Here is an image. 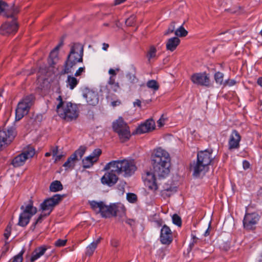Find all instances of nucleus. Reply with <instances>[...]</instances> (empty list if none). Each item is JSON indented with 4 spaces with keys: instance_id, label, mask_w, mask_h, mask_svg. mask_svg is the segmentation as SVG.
Returning <instances> with one entry per match:
<instances>
[{
    "instance_id": "nucleus-1",
    "label": "nucleus",
    "mask_w": 262,
    "mask_h": 262,
    "mask_svg": "<svg viewBox=\"0 0 262 262\" xmlns=\"http://www.w3.org/2000/svg\"><path fill=\"white\" fill-rule=\"evenodd\" d=\"M151 159L153 172H145L142 178L149 189L156 191L159 181L165 179L170 173L171 160L169 153L161 147L154 150Z\"/></svg>"
},
{
    "instance_id": "nucleus-2",
    "label": "nucleus",
    "mask_w": 262,
    "mask_h": 262,
    "mask_svg": "<svg viewBox=\"0 0 262 262\" xmlns=\"http://www.w3.org/2000/svg\"><path fill=\"white\" fill-rule=\"evenodd\" d=\"M212 149H206L198 152L197 160L191 165L190 169L193 175L199 177L204 174L209 169V165L214 159L212 155Z\"/></svg>"
},
{
    "instance_id": "nucleus-3",
    "label": "nucleus",
    "mask_w": 262,
    "mask_h": 262,
    "mask_svg": "<svg viewBox=\"0 0 262 262\" xmlns=\"http://www.w3.org/2000/svg\"><path fill=\"white\" fill-rule=\"evenodd\" d=\"M70 51L64 63V73H71L72 70L78 63L83 62V46L78 42L70 45Z\"/></svg>"
},
{
    "instance_id": "nucleus-4",
    "label": "nucleus",
    "mask_w": 262,
    "mask_h": 262,
    "mask_svg": "<svg viewBox=\"0 0 262 262\" xmlns=\"http://www.w3.org/2000/svg\"><path fill=\"white\" fill-rule=\"evenodd\" d=\"M59 101L56 111L58 115L67 121L76 120L79 115V109L76 104L70 102L63 101L61 96L57 98Z\"/></svg>"
},
{
    "instance_id": "nucleus-5",
    "label": "nucleus",
    "mask_w": 262,
    "mask_h": 262,
    "mask_svg": "<svg viewBox=\"0 0 262 262\" xmlns=\"http://www.w3.org/2000/svg\"><path fill=\"white\" fill-rule=\"evenodd\" d=\"M110 167H113V171L118 174L124 172L125 175L128 176L133 174L137 169L134 160L130 159L111 161L105 165L103 170H108Z\"/></svg>"
},
{
    "instance_id": "nucleus-6",
    "label": "nucleus",
    "mask_w": 262,
    "mask_h": 262,
    "mask_svg": "<svg viewBox=\"0 0 262 262\" xmlns=\"http://www.w3.org/2000/svg\"><path fill=\"white\" fill-rule=\"evenodd\" d=\"M91 208L96 213H100L102 217H110L112 216H116L118 211V206L113 204L110 205H106L104 202L91 201L90 203Z\"/></svg>"
},
{
    "instance_id": "nucleus-7",
    "label": "nucleus",
    "mask_w": 262,
    "mask_h": 262,
    "mask_svg": "<svg viewBox=\"0 0 262 262\" xmlns=\"http://www.w3.org/2000/svg\"><path fill=\"white\" fill-rule=\"evenodd\" d=\"M112 128L114 132L118 134L121 142H125L130 139L131 134L129 127L122 117H119L113 122Z\"/></svg>"
},
{
    "instance_id": "nucleus-8",
    "label": "nucleus",
    "mask_w": 262,
    "mask_h": 262,
    "mask_svg": "<svg viewBox=\"0 0 262 262\" xmlns=\"http://www.w3.org/2000/svg\"><path fill=\"white\" fill-rule=\"evenodd\" d=\"M35 97L33 95H30L24 97L17 104L15 110V119L20 120L27 115L33 105Z\"/></svg>"
},
{
    "instance_id": "nucleus-9",
    "label": "nucleus",
    "mask_w": 262,
    "mask_h": 262,
    "mask_svg": "<svg viewBox=\"0 0 262 262\" xmlns=\"http://www.w3.org/2000/svg\"><path fill=\"white\" fill-rule=\"evenodd\" d=\"M20 209L23 210V211L19 215L18 225L25 227L29 224L32 216L36 213L37 209L33 207L32 200H29L28 204L25 207L21 206Z\"/></svg>"
},
{
    "instance_id": "nucleus-10",
    "label": "nucleus",
    "mask_w": 262,
    "mask_h": 262,
    "mask_svg": "<svg viewBox=\"0 0 262 262\" xmlns=\"http://www.w3.org/2000/svg\"><path fill=\"white\" fill-rule=\"evenodd\" d=\"M34 155V148L31 146H28L22 153L13 159L11 164L15 167L21 166L25 164L27 159L32 158Z\"/></svg>"
},
{
    "instance_id": "nucleus-11",
    "label": "nucleus",
    "mask_w": 262,
    "mask_h": 262,
    "mask_svg": "<svg viewBox=\"0 0 262 262\" xmlns=\"http://www.w3.org/2000/svg\"><path fill=\"white\" fill-rule=\"evenodd\" d=\"M62 198V195L57 194L51 198L45 200L40 204L42 210L48 212L47 213L45 214V216H48L50 214L54 207L61 201Z\"/></svg>"
},
{
    "instance_id": "nucleus-12",
    "label": "nucleus",
    "mask_w": 262,
    "mask_h": 262,
    "mask_svg": "<svg viewBox=\"0 0 262 262\" xmlns=\"http://www.w3.org/2000/svg\"><path fill=\"white\" fill-rule=\"evenodd\" d=\"M15 136V129L12 127L0 130V150L9 144Z\"/></svg>"
},
{
    "instance_id": "nucleus-13",
    "label": "nucleus",
    "mask_w": 262,
    "mask_h": 262,
    "mask_svg": "<svg viewBox=\"0 0 262 262\" xmlns=\"http://www.w3.org/2000/svg\"><path fill=\"white\" fill-rule=\"evenodd\" d=\"M107 84L108 85V88L107 86H106L102 88L101 91L102 92L106 91V98L108 101H110L112 100L114 97L116 96L115 95L111 92V91L116 93L118 92L121 88L119 83L116 81V77H114V76L110 77L107 81Z\"/></svg>"
},
{
    "instance_id": "nucleus-14",
    "label": "nucleus",
    "mask_w": 262,
    "mask_h": 262,
    "mask_svg": "<svg viewBox=\"0 0 262 262\" xmlns=\"http://www.w3.org/2000/svg\"><path fill=\"white\" fill-rule=\"evenodd\" d=\"M259 220V216L256 213H246L243 220L245 229L248 230H253Z\"/></svg>"
},
{
    "instance_id": "nucleus-15",
    "label": "nucleus",
    "mask_w": 262,
    "mask_h": 262,
    "mask_svg": "<svg viewBox=\"0 0 262 262\" xmlns=\"http://www.w3.org/2000/svg\"><path fill=\"white\" fill-rule=\"evenodd\" d=\"M18 30L16 21L13 19L11 21H6L0 27V34L4 36L14 34Z\"/></svg>"
},
{
    "instance_id": "nucleus-16",
    "label": "nucleus",
    "mask_w": 262,
    "mask_h": 262,
    "mask_svg": "<svg viewBox=\"0 0 262 262\" xmlns=\"http://www.w3.org/2000/svg\"><path fill=\"white\" fill-rule=\"evenodd\" d=\"M190 79L195 84L209 86L210 85V78L206 73H197L192 74Z\"/></svg>"
},
{
    "instance_id": "nucleus-17",
    "label": "nucleus",
    "mask_w": 262,
    "mask_h": 262,
    "mask_svg": "<svg viewBox=\"0 0 262 262\" xmlns=\"http://www.w3.org/2000/svg\"><path fill=\"white\" fill-rule=\"evenodd\" d=\"M104 176L101 178V181L103 184L112 186L116 184L118 180L117 173L115 171H113V167H110Z\"/></svg>"
},
{
    "instance_id": "nucleus-18",
    "label": "nucleus",
    "mask_w": 262,
    "mask_h": 262,
    "mask_svg": "<svg viewBox=\"0 0 262 262\" xmlns=\"http://www.w3.org/2000/svg\"><path fill=\"white\" fill-rule=\"evenodd\" d=\"M241 136L236 130H233L229 137L228 149L230 150L237 149L239 147Z\"/></svg>"
},
{
    "instance_id": "nucleus-19",
    "label": "nucleus",
    "mask_w": 262,
    "mask_h": 262,
    "mask_svg": "<svg viewBox=\"0 0 262 262\" xmlns=\"http://www.w3.org/2000/svg\"><path fill=\"white\" fill-rule=\"evenodd\" d=\"M172 232L167 225H164L160 233V241L163 244L169 245L172 241Z\"/></svg>"
},
{
    "instance_id": "nucleus-20",
    "label": "nucleus",
    "mask_w": 262,
    "mask_h": 262,
    "mask_svg": "<svg viewBox=\"0 0 262 262\" xmlns=\"http://www.w3.org/2000/svg\"><path fill=\"white\" fill-rule=\"evenodd\" d=\"M155 128V123L154 121L150 119L146 120L143 123L141 124L136 128V133L137 134H142L146 133L153 130Z\"/></svg>"
},
{
    "instance_id": "nucleus-21",
    "label": "nucleus",
    "mask_w": 262,
    "mask_h": 262,
    "mask_svg": "<svg viewBox=\"0 0 262 262\" xmlns=\"http://www.w3.org/2000/svg\"><path fill=\"white\" fill-rule=\"evenodd\" d=\"M83 97L86 99L87 102L92 105H96L99 101V98L97 93L96 92L87 90L83 94Z\"/></svg>"
},
{
    "instance_id": "nucleus-22",
    "label": "nucleus",
    "mask_w": 262,
    "mask_h": 262,
    "mask_svg": "<svg viewBox=\"0 0 262 262\" xmlns=\"http://www.w3.org/2000/svg\"><path fill=\"white\" fill-rule=\"evenodd\" d=\"M62 46V43L57 45L50 53L48 63L51 66L55 64L58 60V50Z\"/></svg>"
},
{
    "instance_id": "nucleus-23",
    "label": "nucleus",
    "mask_w": 262,
    "mask_h": 262,
    "mask_svg": "<svg viewBox=\"0 0 262 262\" xmlns=\"http://www.w3.org/2000/svg\"><path fill=\"white\" fill-rule=\"evenodd\" d=\"M47 248L46 246H42L40 247H38L33 251L32 253V255L30 258V261L31 262H34L36 260L39 258L41 256H42L47 251Z\"/></svg>"
},
{
    "instance_id": "nucleus-24",
    "label": "nucleus",
    "mask_w": 262,
    "mask_h": 262,
    "mask_svg": "<svg viewBox=\"0 0 262 262\" xmlns=\"http://www.w3.org/2000/svg\"><path fill=\"white\" fill-rule=\"evenodd\" d=\"M180 43V39L177 37H173L168 39L167 41L166 47V49L171 52L176 49Z\"/></svg>"
},
{
    "instance_id": "nucleus-25",
    "label": "nucleus",
    "mask_w": 262,
    "mask_h": 262,
    "mask_svg": "<svg viewBox=\"0 0 262 262\" xmlns=\"http://www.w3.org/2000/svg\"><path fill=\"white\" fill-rule=\"evenodd\" d=\"M101 238L99 237L95 241H93L86 248L85 250V255L89 256H92L95 249L97 248L98 245L100 243Z\"/></svg>"
},
{
    "instance_id": "nucleus-26",
    "label": "nucleus",
    "mask_w": 262,
    "mask_h": 262,
    "mask_svg": "<svg viewBox=\"0 0 262 262\" xmlns=\"http://www.w3.org/2000/svg\"><path fill=\"white\" fill-rule=\"evenodd\" d=\"M158 187V189H160L161 195L162 196H169L170 195V192L172 191V188L170 185L165 184L164 185L161 186V183L159 182Z\"/></svg>"
},
{
    "instance_id": "nucleus-27",
    "label": "nucleus",
    "mask_w": 262,
    "mask_h": 262,
    "mask_svg": "<svg viewBox=\"0 0 262 262\" xmlns=\"http://www.w3.org/2000/svg\"><path fill=\"white\" fill-rule=\"evenodd\" d=\"M77 161V160L75 158V156L71 155L63 164V166L66 168V170L68 169H72L74 168Z\"/></svg>"
},
{
    "instance_id": "nucleus-28",
    "label": "nucleus",
    "mask_w": 262,
    "mask_h": 262,
    "mask_svg": "<svg viewBox=\"0 0 262 262\" xmlns=\"http://www.w3.org/2000/svg\"><path fill=\"white\" fill-rule=\"evenodd\" d=\"M96 163L89 156L85 157L82 160V167L85 169L92 167Z\"/></svg>"
},
{
    "instance_id": "nucleus-29",
    "label": "nucleus",
    "mask_w": 262,
    "mask_h": 262,
    "mask_svg": "<svg viewBox=\"0 0 262 262\" xmlns=\"http://www.w3.org/2000/svg\"><path fill=\"white\" fill-rule=\"evenodd\" d=\"M86 147L84 146H81L72 155L75 156V158L78 161L84 154Z\"/></svg>"
},
{
    "instance_id": "nucleus-30",
    "label": "nucleus",
    "mask_w": 262,
    "mask_h": 262,
    "mask_svg": "<svg viewBox=\"0 0 262 262\" xmlns=\"http://www.w3.org/2000/svg\"><path fill=\"white\" fill-rule=\"evenodd\" d=\"M62 185L60 181H55L53 182L50 186V189L52 192H56L62 190Z\"/></svg>"
},
{
    "instance_id": "nucleus-31",
    "label": "nucleus",
    "mask_w": 262,
    "mask_h": 262,
    "mask_svg": "<svg viewBox=\"0 0 262 262\" xmlns=\"http://www.w3.org/2000/svg\"><path fill=\"white\" fill-rule=\"evenodd\" d=\"M78 82V81L75 77L71 76H68L67 80V86H69L70 89H74V88L77 85Z\"/></svg>"
},
{
    "instance_id": "nucleus-32",
    "label": "nucleus",
    "mask_w": 262,
    "mask_h": 262,
    "mask_svg": "<svg viewBox=\"0 0 262 262\" xmlns=\"http://www.w3.org/2000/svg\"><path fill=\"white\" fill-rule=\"evenodd\" d=\"M101 154V149L100 148H96L93 151L89 156L93 160V161L95 162H97Z\"/></svg>"
},
{
    "instance_id": "nucleus-33",
    "label": "nucleus",
    "mask_w": 262,
    "mask_h": 262,
    "mask_svg": "<svg viewBox=\"0 0 262 262\" xmlns=\"http://www.w3.org/2000/svg\"><path fill=\"white\" fill-rule=\"evenodd\" d=\"M156 52L157 50L156 48L153 46H150L149 51L147 52V57L149 62L150 61V60L151 59L156 57Z\"/></svg>"
},
{
    "instance_id": "nucleus-34",
    "label": "nucleus",
    "mask_w": 262,
    "mask_h": 262,
    "mask_svg": "<svg viewBox=\"0 0 262 262\" xmlns=\"http://www.w3.org/2000/svg\"><path fill=\"white\" fill-rule=\"evenodd\" d=\"M147 86L154 91H157L159 88V85L155 80H150L146 83Z\"/></svg>"
},
{
    "instance_id": "nucleus-35",
    "label": "nucleus",
    "mask_w": 262,
    "mask_h": 262,
    "mask_svg": "<svg viewBox=\"0 0 262 262\" xmlns=\"http://www.w3.org/2000/svg\"><path fill=\"white\" fill-rule=\"evenodd\" d=\"M223 78L224 74L221 72H217L214 74V79L215 82L220 85L224 84V82L223 81Z\"/></svg>"
},
{
    "instance_id": "nucleus-36",
    "label": "nucleus",
    "mask_w": 262,
    "mask_h": 262,
    "mask_svg": "<svg viewBox=\"0 0 262 262\" xmlns=\"http://www.w3.org/2000/svg\"><path fill=\"white\" fill-rule=\"evenodd\" d=\"M174 34L176 36L179 37H185L187 35L188 32L183 26H181L175 31Z\"/></svg>"
},
{
    "instance_id": "nucleus-37",
    "label": "nucleus",
    "mask_w": 262,
    "mask_h": 262,
    "mask_svg": "<svg viewBox=\"0 0 262 262\" xmlns=\"http://www.w3.org/2000/svg\"><path fill=\"white\" fill-rule=\"evenodd\" d=\"M24 251H21L17 255L14 256L9 262H23V255Z\"/></svg>"
},
{
    "instance_id": "nucleus-38",
    "label": "nucleus",
    "mask_w": 262,
    "mask_h": 262,
    "mask_svg": "<svg viewBox=\"0 0 262 262\" xmlns=\"http://www.w3.org/2000/svg\"><path fill=\"white\" fill-rule=\"evenodd\" d=\"M172 222L174 224L177 225L179 227L182 225V221L181 217L177 214L173 215L172 217Z\"/></svg>"
},
{
    "instance_id": "nucleus-39",
    "label": "nucleus",
    "mask_w": 262,
    "mask_h": 262,
    "mask_svg": "<svg viewBox=\"0 0 262 262\" xmlns=\"http://www.w3.org/2000/svg\"><path fill=\"white\" fill-rule=\"evenodd\" d=\"M126 198L127 201L131 203H135L137 200L136 194L133 193H128L126 195Z\"/></svg>"
},
{
    "instance_id": "nucleus-40",
    "label": "nucleus",
    "mask_w": 262,
    "mask_h": 262,
    "mask_svg": "<svg viewBox=\"0 0 262 262\" xmlns=\"http://www.w3.org/2000/svg\"><path fill=\"white\" fill-rule=\"evenodd\" d=\"M8 10V4L3 0H0V14Z\"/></svg>"
},
{
    "instance_id": "nucleus-41",
    "label": "nucleus",
    "mask_w": 262,
    "mask_h": 262,
    "mask_svg": "<svg viewBox=\"0 0 262 262\" xmlns=\"http://www.w3.org/2000/svg\"><path fill=\"white\" fill-rule=\"evenodd\" d=\"M67 242V239H58L57 240L55 243L54 245L56 247H61L64 246Z\"/></svg>"
},
{
    "instance_id": "nucleus-42",
    "label": "nucleus",
    "mask_w": 262,
    "mask_h": 262,
    "mask_svg": "<svg viewBox=\"0 0 262 262\" xmlns=\"http://www.w3.org/2000/svg\"><path fill=\"white\" fill-rule=\"evenodd\" d=\"M11 228H12L11 225H10V224H9L6 227L5 231V233L4 234V237L6 239H8L9 236L10 235Z\"/></svg>"
},
{
    "instance_id": "nucleus-43",
    "label": "nucleus",
    "mask_w": 262,
    "mask_h": 262,
    "mask_svg": "<svg viewBox=\"0 0 262 262\" xmlns=\"http://www.w3.org/2000/svg\"><path fill=\"white\" fill-rule=\"evenodd\" d=\"M136 17L134 15L130 16L125 21V24L127 26H132L135 22Z\"/></svg>"
},
{
    "instance_id": "nucleus-44",
    "label": "nucleus",
    "mask_w": 262,
    "mask_h": 262,
    "mask_svg": "<svg viewBox=\"0 0 262 262\" xmlns=\"http://www.w3.org/2000/svg\"><path fill=\"white\" fill-rule=\"evenodd\" d=\"M10 14H8L7 12H6L4 14V15L7 17H13L14 15L15 14H17L18 13V11L13 8L9 10Z\"/></svg>"
},
{
    "instance_id": "nucleus-45",
    "label": "nucleus",
    "mask_w": 262,
    "mask_h": 262,
    "mask_svg": "<svg viewBox=\"0 0 262 262\" xmlns=\"http://www.w3.org/2000/svg\"><path fill=\"white\" fill-rule=\"evenodd\" d=\"M174 29H175V25H174V22H172L171 23L169 27H168V29H167V30L164 33V35H169V34L170 33H172L174 32Z\"/></svg>"
},
{
    "instance_id": "nucleus-46",
    "label": "nucleus",
    "mask_w": 262,
    "mask_h": 262,
    "mask_svg": "<svg viewBox=\"0 0 262 262\" xmlns=\"http://www.w3.org/2000/svg\"><path fill=\"white\" fill-rule=\"evenodd\" d=\"M126 78L130 81L132 83H135L137 81L138 79L136 78L135 74H133L131 73H128L126 74Z\"/></svg>"
},
{
    "instance_id": "nucleus-47",
    "label": "nucleus",
    "mask_w": 262,
    "mask_h": 262,
    "mask_svg": "<svg viewBox=\"0 0 262 262\" xmlns=\"http://www.w3.org/2000/svg\"><path fill=\"white\" fill-rule=\"evenodd\" d=\"M235 83H236V81L234 80L228 79L224 82L223 85L224 86H231L234 85V84H235Z\"/></svg>"
},
{
    "instance_id": "nucleus-48",
    "label": "nucleus",
    "mask_w": 262,
    "mask_h": 262,
    "mask_svg": "<svg viewBox=\"0 0 262 262\" xmlns=\"http://www.w3.org/2000/svg\"><path fill=\"white\" fill-rule=\"evenodd\" d=\"M85 71V67H80L79 68L75 73V76H79L81 75V74L84 72Z\"/></svg>"
},
{
    "instance_id": "nucleus-49",
    "label": "nucleus",
    "mask_w": 262,
    "mask_h": 262,
    "mask_svg": "<svg viewBox=\"0 0 262 262\" xmlns=\"http://www.w3.org/2000/svg\"><path fill=\"white\" fill-rule=\"evenodd\" d=\"M43 216H46L45 215V214H41L38 217V219L36 220V221L35 222V223L33 224V229H34L35 227V226L38 224V223H41L42 222V217Z\"/></svg>"
},
{
    "instance_id": "nucleus-50",
    "label": "nucleus",
    "mask_w": 262,
    "mask_h": 262,
    "mask_svg": "<svg viewBox=\"0 0 262 262\" xmlns=\"http://www.w3.org/2000/svg\"><path fill=\"white\" fill-rule=\"evenodd\" d=\"M165 122V119L163 118H161L159 119V120L157 121L158 125L159 127H162L164 125Z\"/></svg>"
},
{
    "instance_id": "nucleus-51",
    "label": "nucleus",
    "mask_w": 262,
    "mask_h": 262,
    "mask_svg": "<svg viewBox=\"0 0 262 262\" xmlns=\"http://www.w3.org/2000/svg\"><path fill=\"white\" fill-rule=\"evenodd\" d=\"M121 104V101L117 99L116 101H113L111 102V105L113 107L119 105Z\"/></svg>"
},
{
    "instance_id": "nucleus-52",
    "label": "nucleus",
    "mask_w": 262,
    "mask_h": 262,
    "mask_svg": "<svg viewBox=\"0 0 262 262\" xmlns=\"http://www.w3.org/2000/svg\"><path fill=\"white\" fill-rule=\"evenodd\" d=\"M243 167H244V169H247L249 168L250 167V164H249V162H248L247 161H246V160L243 161Z\"/></svg>"
},
{
    "instance_id": "nucleus-53",
    "label": "nucleus",
    "mask_w": 262,
    "mask_h": 262,
    "mask_svg": "<svg viewBox=\"0 0 262 262\" xmlns=\"http://www.w3.org/2000/svg\"><path fill=\"white\" fill-rule=\"evenodd\" d=\"M52 150V154L53 156H55L57 155L58 153V147H53L51 149Z\"/></svg>"
},
{
    "instance_id": "nucleus-54",
    "label": "nucleus",
    "mask_w": 262,
    "mask_h": 262,
    "mask_svg": "<svg viewBox=\"0 0 262 262\" xmlns=\"http://www.w3.org/2000/svg\"><path fill=\"white\" fill-rule=\"evenodd\" d=\"M108 73L111 75L110 77H115L116 75V72L115 70L113 69H110L108 71Z\"/></svg>"
},
{
    "instance_id": "nucleus-55",
    "label": "nucleus",
    "mask_w": 262,
    "mask_h": 262,
    "mask_svg": "<svg viewBox=\"0 0 262 262\" xmlns=\"http://www.w3.org/2000/svg\"><path fill=\"white\" fill-rule=\"evenodd\" d=\"M134 105L138 106L139 107L141 106V102L139 99H136V101L134 102Z\"/></svg>"
},
{
    "instance_id": "nucleus-56",
    "label": "nucleus",
    "mask_w": 262,
    "mask_h": 262,
    "mask_svg": "<svg viewBox=\"0 0 262 262\" xmlns=\"http://www.w3.org/2000/svg\"><path fill=\"white\" fill-rule=\"evenodd\" d=\"M102 46V49L104 51H106L109 47V45L108 43H103Z\"/></svg>"
},
{
    "instance_id": "nucleus-57",
    "label": "nucleus",
    "mask_w": 262,
    "mask_h": 262,
    "mask_svg": "<svg viewBox=\"0 0 262 262\" xmlns=\"http://www.w3.org/2000/svg\"><path fill=\"white\" fill-rule=\"evenodd\" d=\"M126 1V0H115V5H119V4L124 2Z\"/></svg>"
},
{
    "instance_id": "nucleus-58",
    "label": "nucleus",
    "mask_w": 262,
    "mask_h": 262,
    "mask_svg": "<svg viewBox=\"0 0 262 262\" xmlns=\"http://www.w3.org/2000/svg\"><path fill=\"white\" fill-rule=\"evenodd\" d=\"M257 84L262 88V77L258 78L257 80Z\"/></svg>"
},
{
    "instance_id": "nucleus-59",
    "label": "nucleus",
    "mask_w": 262,
    "mask_h": 262,
    "mask_svg": "<svg viewBox=\"0 0 262 262\" xmlns=\"http://www.w3.org/2000/svg\"><path fill=\"white\" fill-rule=\"evenodd\" d=\"M55 156H56V158H55V161H58L60 160L61 159V158L62 157V155H57Z\"/></svg>"
},
{
    "instance_id": "nucleus-60",
    "label": "nucleus",
    "mask_w": 262,
    "mask_h": 262,
    "mask_svg": "<svg viewBox=\"0 0 262 262\" xmlns=\"http://www.w3.org/2000/svg\"><path fill=\"white\" fill-rule=\"evenodd\" d=\"M192 237L193 238L192 244L196 243L197 242V241L198 240V238L193 235H192Z\"/></svg>"
},
{
    "instance_id": "nucleus-61",
    "label": "nucleus",
    "mask_w": 262,
    "mask_h": 262,
    "mask_svg": "<svg viewBox=\"0 0 262 262\" xmlns=\"http://www.w3.org/2000/svg\"><path fill=\"white\" fill-rule=\"evenodd\" d=\"M209 227H208V228L206 230V231H205V233H204V236H207L208 235H209Z\"/></svg>"
},
{
    "instance_id": "nucleus-62",
    "label": "nucleus",
    "mask_w": 262,
    "mask_h": 262,
    "mask_svg": "<svg viewBox=\"0 0 262 262\" xmlns=\"http://www.w3.org/2000/svg\"><path fill=\"white\" fill-rule=\"evenodd\" d=\"M133 222V220H128L127 221H126V223L129 224H132V222Z\"/></svg>"
},
{
    "instance_id": "nucleus-63",
    "label": "nucleus",
    "mask_w": 262,
    "mask_h": 262,
    "mask_svg": "<svg viewBox=\"0 0 262 262\" xmlns=\"http://www.w3.org/2000/svg\"><path fill=\"white\" fill-rule=\"evenodd\" d=\"M51 152H46L45 154V156L46 157H49V156H51Z\"/></svg>"
},
{
    "instance_id": "nucleus-64",
    "label": "nucleus",
    "mask_w": 262,
    "mask_h": 262,
    "mask_svg": "<svg viewBox=\"0 0 262 262\" xmlns=\"http://www.w3.org/2000/svg\"><path fill=\"white\" fill-rule=\"evenodd\" d=\"M5 247H6V250H8V243H6L5 245Z\"/></svg>"
}]
</instances>
